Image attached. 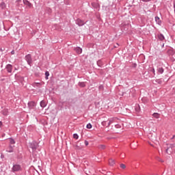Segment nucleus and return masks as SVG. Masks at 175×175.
Listing matches in <instances>:
<instances>
[{
    "label": "nucleus",
    "mask_w": 175,
    "mask_h": 175,
    "mask_svg": "<svg viewBox=\"0 0 175 175\" xmlns=\"http://www.w3.org/2000/svg\"><path fill=\"white\" fill-rule=\"evenodd\" d=\"M25 59L29 65H31V64H32V58L31 57V55H26Z\"/></svg>",
    "instance_id": "obj_3"
},
{
    "label": "nucleus",
    "mask_w": 175,
    "mask_h": 175,
    "mask_svg": "<svg viewBox=\"0 0 175 175\" xmlns=\"http://www.w3.org/2000/svg\"><path fill=\"white\" fill-rule=\"evenodd\" d=\"M101 124L103 125V126H106V121L102 122Z\"/></svg>",
    "instance_id": "obj_26"
},
{
    "label": "nucleus",
    "mask_w": 175,
    "mask_h": 175,
    "mask_svg": "<svg viewBox=\"0 0 175 175\" xmlns=\"http://www.w3.org/2000/svg\"><path fill=\"white\" fill-rule=\"evenodd\" d=\"M1 5H5L4 3H2Z\"/></svg>",
    "instance_id": "obj_35"
},
{
    "label": "nucleus",
    "mask_w": 175,
    "mask_h": 175,
    "mask_svg": "<svg viewBox=\"0 0 175 175\" xmlns=\"http://www.w3.org/2000/svg\"><path fill=\"white\" fill-rule=\"evenodd\" d=\"M1 114L3 116H8V111L7 110H3L1 111Z\"/></svg>",
    "instance_id": "obj_18"
},
{
    "label": "nucleus",
    "mask_w": 175,
    "mask_h": 175,
    "mask_svg": "<svg viewBox=\"0 0 175 175\" xmlns=\"http://www.w3.org/2000/svg\"><path fill=\"white\" fill-rule=\"evenodd\" d=\"M152 116L153 117H154V118H159V116H161V114L158 113H154Z\"/></svg>",
    "instance_id": "obj_16"
},
{
    "label": "nucleus",
    "mask_w": 175,
    "mask_h": 175,
    "mask_svg": "<svg viewBox=\"0 0 175 175\" xmlns=\"http://www.w3.org/2000/svg\"><path fill=\"white\" fill-rule=\"evenodd\" d=\"M152 72L153 73H155V69L153 68Z\"/></svg>",
    "instance_id": "obj_33"
},
{
    "label": "nucleus",
    "mask_w": 175,
    "mask_h": 175,
    "mask_svg": "<svg viewBox=\"0 0 175 175\" xmlns=\"http://www.w3.org/2000/svg\"><path fill=\"white\" fill-rule=\"evenodd\" d=\"M115 126L116 128H121V126L120 124H116Z\"/></svg>",
    "instance_id": "obj_28"
},
{
    "label": "nucleus",
    "mask_w": 175,
    "mask_h": 175,
    "mask_svg": "<svg viewBox=\"0 0 175 175\" xmlns=\"http://www.w3.org/2000/svg\"><path fill=\"white\" fill-rule=\"evenodd\" d=\"M113 122V120H110L107 126H110V124Z\"/></svg>",
    "instance_id": "obj_27"
},
{
    "label": "nucleus",
    "mask_w": 175,
    "mask_h": 175,
    "mask_svg": "<svg viewBox=\"0 0 175 175\" xmlns=\"http://www.w3.org/2000/svg\"><path fill=\"white\" fill-rule=\"evenodd\" d=\"M29 147L31 148L32 151H36L38 147H39V144L38 142L33 141L29 143Z\"/></svg>",
    "instance_id": "obj_1"
},
{
    "label": "nucleus",
    "mask_w": 175,
    "mask_h": 175,
    "mask_svg": "<svg viewBox=\"0 0 175 175\" xmlns=\"http://www.w3.org/2000/svg\"><path fill=\"white\" fill-rule=\"evenodd\" d=\"M172 148H173V146L172 145L170 147H168L166 149L167 154H172V150H170V152H169V150H172Z\"/></svg>",
    "instance_id": "obj_12"
},
{
    "label": "nucleus",
    "mask_w": 175,
    "mask_h": 175,
    "mask_svg": "<svg viewBox=\"0 0 175 175\" xmlns=\"http://www.w3.org/2000/svg\"><path fill=\"white\" fill-rule=\"evenodd\" d=\"M21 170V165L20 164H14L12 168V172L15 173V172H20Z\"/></svg>",
    "instance_id": "obj_2"
},
{
    "label": "nucleus",
    "mask_w": 175,
    "mask_h": 175,
    "mask_svg": "<svg viewBox=\"0 0 175 175\" xmlns=\"http://www.w3.org/2000/svg\"><path fill=\"white\" fill-rule=\"evenodd\" d=\"M79 85H80V87H84L85 85V83L81 82V83H79Z\"/></svg>",
    "instance_id": "obj_25"
},
{
    "label": "nucleus",
    "mask_w": 175,
    "mask_h": 175,
    "mask_svg": "<svg viewBox=\"0 0 175 175\" xmlns=\"http://www.w3.org/2000/svg\"><path fill=\"white\" fill-rule=\"evenodd\" d=\"M10 144H15L16 142L12 138H10Z\"/></svg>",
    "instance_id": "obj_21"
},
{
    "label": "nucleus",
    "mask_w": 175,
    "mask_h": 175,
    "mask_svg": "<svg viewBox=\"0 0 175 175\" xmlns=\"http://www.w3.org/2000/svg\"><path fill=\"white\" fill-rule=\"evenodd\" d=\"M11 54H14V51H12V52H11Z\"/></svg>",
    "instance_id": "obj_32"
},
{
    "label": "nucleus",
    "mask_w": 175,
    "mask_h": 175,
    "mask_svg": "<svg viewBox=\"0 0 175 175\" xmlns=\"http://www.w3.org/2000/svg\"><path fill=\"white\" fill-rule=\"evenodd\" d=\"M155 21L156 23H157V24H159V25H161V19L159 18V17L158 16H156L155 17Z\"/></svg>",
    "instance_id": "obj_13"
},
{
    "label": "nucleus",
    "mask_w": 175,
    "mask_h": 175,
    "mask_svg": "<svg viewBox=\"0 0 175 175\" xmlns=\"http://www.w3.org/2000/svg\"><path fill=\"white\" fill-rule=\"evenodd\" d=\"M23 3L25 5H26L27 6H28L29 8H31L32 7V3H31L29 1H28L27 0H24L23 1Z\"/></svg>",
    "instance_id": "obj_10"
},
{
    "label": "nucleus",
    "mask_w": 175,
    "mask_h": 175,
    "mask_svg": "<svg viewBox=\"0 0 175 175\" xmlns=\"http://www.w3.org/2000/svg\"><path fill=\"white\" fill-rule=\"evenodd\" d=\"M77 25H79V27H81L83 25H84V24H85V23H84V21H83L81 19H77Z\"/></svg>",
    "instance_id": "obj_6"
},
{
    "label": "nucleus",
    "mask_w": 175,
    "mask_h": 175,
    "mask_svg": "<svg viewBox=\"0 0 175 175\" xmlns=\"http://www.w3.org/2000/svg\"><path fill=\"white\" fill-rule=\"evenodd\" d=\"M89 143L88 141H85V146H88Z\"/></svg>",
    "instance_id": "obj_29"
},
{
    "label": "nucleus",
    "mask_w": 175,
    "mask_h": 175,
    "mask_svg": "<svg viewBox=\"0 0 175 175\" xmlns=\"http://www.w3.org/2000/svg\"><path fill=\"white\" fill-rule=\"evenodd\" d=\"M144 2H148L150 0H142Z\"/></svg>",
    "instance_id": "obj_30"
},
{
    "label": "nucleus",
    "mask_w": 175,
    "mask_h": 175,
    "mask_svg": "<svg viewBox=\"0 0 175 175\" xmlns=\"http://www.w3.org/2000/svg\"><path fill=\"white\" fill-rule=\"evenodd\" d=\"M8 152H13V146H10L7 149Z\"/></svg>",
    "instance_id": "obj_14"
},
{
    "label": "nucleus",
    "mask_w": 175,
    "mask_h": 175,
    "mask_svg": "<svg viewBox=\"0 0 175 175\" xmlns=\"http://www.w3.org/2000/svg\"><path fill=\"white\" fill-rule=\"evenodd\" d=\"M33 87L36 88V87H40V85H43V83H40V82H34L32 84Z\"/></svg>",
    "instance_id": "obj_7"
},
{
    "label": "nucleus",
    "mask_w": 175,
    "mask_h": 175,
    "mask_svg": "<svg viewBox=\"0 0 175 175\" xmlns=\"http://www.w3.org/2000/svg\"><path fill=\"white\" fill-rule=\"evenodd\" d=\"M46 105H47V104H46L44 100H42V101L40 102V106H41V107H46Z\"/></svg>",
    "instance_id": "obj_15"
},
{
    "label": "nucleus",
    "mask_w": 175,
    "mask_h": 175,
    "mask_svg": "<svg viewBox=\"0 0 175 175\" xmlns=\"http://www.w3.org/2000/svg\"><path fill=\"white\" fill-rule=\"evenodd\" d=\"M2 126V122L0 121V128Z\"/></svg>",
    "instance_id": "obj_31"
},
{
    "label": "nucleus",
    "mask_w": 175,
    "mask_h": 175,
    "mask_svg": "<svg viewBox=\"0 0 175 175\" xmlns=\"http://www.w3.org/2000/svg\"><path fill=\"white\" fill-rule=\"evenodd\" d=\"M174 137H175V135H173V137H172V139H174Z\"/></svg>",
    "instance_id": "obj_34"
},
{
    "label": "nucleus",
    "mask_w": 175,
    "mask_h": 175,
    "mask_svg": "<svg viewBox=\"0 0 175 175\" xmlns=\"http://www.w3.org/2000/svg\"><path fill=\"white\" fill-rule=\"evenodd\" d=\"M120 167H121V169H125L126 167V166L125 165V164L122 163V164H120Z\"/></svg>",
    "instance_id": "obj_24"
},
{
    "label": "nucleus",
    "mask_w": 175,
    "mask_h": 175,
    "mask_svg": "<svg viewBox=\"0 0 175 175\" xmlns=\"http://www.w3.org/2000/svg\"><path fill=\"white\" fill-rule=\"evenodd\" d=\"M98 150H105L106 148V146L103 144L98 145Z\"/></svg>",
    "instance_id": "obj_11"
},
{
    "label": "nucleus",
    "mask_w": 175,
    "mask_h": 175,
    "mask_svg": "<svg viewBox=\"0 0 175 175\" xmlns=\"http://www.w3.org/2000/svg\"><path fill=\"white\" fill-rule=\"evenodd\" d=\"M75 51H76L77 53L78 54H81L83 53V49L80 47H77L75 49Z\"/></svg>",
    "instance_id": "obj_9"
},
{
    "label": "nucleus",
    "mask_w": 175,
    "mask_h": 175,
    "mask_svg": "<svg viewBox=\"0 0 175 175\" xmlns=\"http://www.w3.org/2000/svg\"><path fill=\"white\" fill-rule=\"evenodd\" d=\"M158 72L162 75V73H163V69L162 68H159Z\"/></svg>",
    "instance_id": "obj_19"
},
{
    "label": "nucleus",
    "mask_w": 175,
    "mask_h": 175,
    "mask_svg": "<svg viewBox=\"0 0 175 175\" xmlns=\"http://www.w3.org/2000/svg\"><path fill=\"white\" fill-rule=\"evenodd\" d=\"M109 166H114V165H116V161H114L113 159H110L109 160Z\"/></svg>",
    "instance_id": "obj_8"
},
{
    "label": "nucleus",
    "mask_w": 175,
    "mask_h": 175,
    "mask_svg": "<svg viewBox=\"0 0 175 175\" xmlns=\"http://www.w3.org/2000/svg\"><path fill=\"white\" fill-rule=\"evenodd\" d=\"M158 38H159V39L160 40H165V36H163V35H162V34H159V35L158 36Z\"/></svg>",
    "instance_id": "obj_17"
},
{
    "label": "nucleus",
    "mask_w": 175,
    "mask_h": 175,
    "mask_svg": "<svg viewBox=\"0 0 175 175\" xmlns=\"http://www.w3.org/2000/svg\"><path fill=\"white\" fill-rule=\"evenodd\" d=\"M45 76H46V79L48 80L49 79V77L50 76V73L49 72V71H46L45 72Z\"/></svg>",
    "instance_id": "obj_20"
},
{
    "label": "nucleus",
    "mask_w": 175,
    "mask_h": 175,
    "mask_svg": "<svg viewBox=\"0 0 175 175\" xmlns=\"http://www.w3.org/2000/svg\"><path fill=\"white\" fill-rule=\"evenodd\" d=\"M86 128L88 129H91V128H92V124H91V123L88 124Z\"/></svg>",
    "instance_id": "obj_22"
},
{
    "label": "nucleus",
    "mask_w": 175,
    "mask_h": 175,
    "mask_svg": "<svg viewBox=\"0 0 175 175\" xmlns=\"http://www.w3.org/2000/svg\"><path fill=\"white\" fill-rule=\"evenodd\" d=\"M29 109H35V106H36V103L33 101H31L28 103Z\"/></svg>",
    "instance_id": "obj_4"
},
{
    "label": "nucleus",
    "mask_w": 175,
    "mask_h": 175,
    "mask_svg": "<svg viewBox=\"0 0 175 175\" xmlns=\"http://www.w3.org/2000/svg\"><path fill=\"white\" fill-rule=\"evenodd\" d=\"M12 69H13V66H12V64H8L6 66V70L8 72V73H12Z\"/></svg>",
    "instance_id": "obj_5"
},
{
    "label": "nucleus",
    "mask_w": 175,
    "mask_h": 175,
    "mask_svg": "<svg viewBox=\"0 0 175 175\" xmlns=\"http://www.w3.org/2000/svg\"><path fill=\"white\" fill-rule=\"evenodd\" d=\"M73 137H74V139H79V135H77V133H75V134L73 135Z\"/></svg>",
    "instance_id": "obj_23"
}]
</instances>
